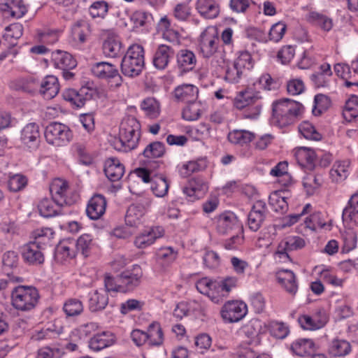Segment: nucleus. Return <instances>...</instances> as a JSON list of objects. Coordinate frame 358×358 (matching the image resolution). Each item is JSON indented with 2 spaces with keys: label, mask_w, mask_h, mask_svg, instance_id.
Here are the masks:
<instances>
[{
  "label": "nucleus",
  "mask_w": 358,
  "mask_h": 358,
  "mask_svg": "<svg viewBox=\"0 0 358 358\" xmlns=\"http://www.w3.org/2000/svg\"><path fill=\"white\" fill-rule=\"evenodd\" d=\"M141 136V124L134 116L124 117L120 125L119 138L114 141L115 149L128 152L135 149Z\"/></svg>",
  "instance_id": "1"
},
{
  "label": "nucleus",
  "mask_w": 358,
  "mask_h": 358,
  "mask_svg": "<svg viewBox=\"0 0 358 358\" xmlns=\"http://www.w3.org/2000/svg\"><path fill=\"white\" fill-rule=\"evenodd\" d=\"M303 106L300 103L289 99H282L272 104V119L279 127H285L294 124L303 113Z\"/></svg>",
  "instance_id": "2"
},
{
  "label": "nucleus",
  "mask_w": 358,
  "mask_h": 358,
  "mask_svg": "<svg viewBox=\"0 0 358 358\" xmlns=\"http://www.w3.org/2000/svg\"><path fill=\"white\" fill-rule=\"evenodd\" d=\"M234 106L237 109L244 110V117L256 119L262 111V96L253 87H247L236 94L234 99Z\"/></svg>",
  "instance_id": "3"
},
{
  "label": "nucleus",
  "mask_w": 358,
  "mask_h": 358,
  "mask_svg": "<svg viewBox=\"0 0 358 358\" xmlns=\"http://www.w3.org/2000/svg\"><path fill=\"white\" fill-rule=\"evenodd\" d=\"M144 49L142 45L133 44L129 46L122 59V73L128 77L138 76L144 67Z\"/></svg>",
  "instance_id": "4"
},
{
  "label": "nucleus",
  "mask_w": 358,
  "mask_h": 358,
  "mask_svg": "<svg viewBox=\"0 0 358 358\" xmlns=\"http://www.w3.org/2000/svg\"><path fill=\"white\" fill-rule=\"evenodd\" d=\"M39 297L38 291L34 287L19 285L11 292V303L16 310L27 312L36 306Z\"/></svg>",
  "instance_id": "5"
},
{
  "label": "nucleus",
  "mask_w": 358,
  "mask_h": 358,
  "mask_svg": "<svg viewBox=\"0 0 358 358\" xmlns=\"http://www.w3.org/2000/svg\"><path fill=\"white\" fill-rule=\"evenodd\" d=\"M50 191L52 198L58 206H71L76 203L79 199L77 192L69 187L68 182L59 178L52 182Z\"/></svg>",
  "instance_id": "6"
},
{
  "label": "nucleus",
  "mask_w": 358,
  "mask_h": 358,
  "mask_svg": "<svg viewBox=\"0 0 358 358\" xmlns=\"http://www.w3.org/2000/svg\"><path fill=\"white\" fill-rule=\"evenodd\" d=\"M44 134L47 143L55 147L66 145L73 138L70 128L66 124L56 122L46 127Z\"/></svg>",
  "instance_id": "7"
},
{
  "label": "nucleus",
  "mask_w": 358,
  "mask_h": 358,
  "mask_svg": "<svg viewBox=\"0 0 358 358\" xmlns=\"http://www.w3.org/2000/svg\"><path fill=\"white\" fill-rule=\"evenodd\" d=\"M220 40L216 29L213 27H206L201 34L199 38L200 53L205 58H210L219 49Z\"/></svg>",
  "instance_id": "8"
},
{
  "label": "nucleus",
  "mask_w": 358,
  "mask_h": 358,
  "mask_svg": "<svg viewBox=\"0 0 358 358\" xmlns=\"http://www.w3.org/2000/svg\"><path fill=\"white\" fill-rule=\"evenodd\" d=\"M143 271L138 264L122 271L118 275L119 292L127 293L134 291L141 282Z\"/></svg>",
  "instance_id": "9"
},
{
  "label": "nucleus",
  "mask_w": 358,
  "mask_h": 358,
  "mask_svg": "<svg viewBox=\"0 0 358 358\" xmlns=\"http://www.w3.org/2000/svg\"><path fill=\"white\" fill-rule=\"evenodd\" d=\"M248 313V306L243 301H228L222 306L220 315L225 322L235 323L243 319Z\"/></svg>",
  "instance_id": "10"
},
{
  "label": "nucleus",
  "mask_w": 358,
  "mask_h": 358,
  "mask_svg": "<svg viewBox=\"0 0 358 358\" xmlns=\"http://www.w3.org/2000/svg\"><path fill=\"white\" fill-rule=\"evenodd\" d=\"M150 203L151 200L149 198L141 197L138 203L131 205L125 216L126 224L131 227L138 226Z\"/></svg>",
  "instance_id": "11"
},
{
  "label": "nucleus",
  "mask_w": 358,
  "mask_h": 358,
  "mask_svg": "<svg viewBox=\"0 0 358 358\" xmlns=\"http://www.w3.org/2000/svg\"><path fill=\"white\" fill-rule=\"evenodd\" d=\"M267 213L268 209L264 201L259 200L254 203L248 215V226L252 231H257L261 228Z\"/></svg>",
  "instance_id": "12"
},
{
  "label": "nucleus",
  "mask_w": 358,
  "mask_h": 358,
  "mask_svg": "<svg viewBox=\"0 0 358 358\" xmlns=\"http://www.w3.org/2000/svg\"><path fill=\"white\" fill-rule=\"evenodd\" d=\"M328 321V316L324 310L319 309L313 315H302L298 318L301 327L305 330L315 331L322 328Z\"/></svg>",
  "instance_id": "13"
},
{
  "label": "nucleus",
  "mask_w": 358,
  "mask_h": 358,
  "mask_svg": "<svg viewBox=\"0 0 358 358\" xmlns=\"http://www.w3.org/2000/svg\"><path fill=\"white\" fill-rule=\"evenodd\" d=\"M208 190V182L202 178H193L182 188V192L189 201H194L203 197Z\"/></svg>",
  "instance_id": "14"
},
{
  "label": "nucleus",
  "mask_w": 358,
  "mask_h": 358,
  "mask_svg": "<svg viewBox=\"0 0 358 358\" xmlns=\"http://www.w3.org/2000/svg\"><path fill=\"white\" fill-rule=\"evenodd\" d=\"M155 256L158 271L164 273L169 271L171 265L177 258L178 252L172 247H164L156 252Z\"/></svg>",
  "instance_id": "15"
},
{
  "label": "nucleus",
  "mask_w": 358,
  "mask_h": 358,
  "mask_svg": "<svg viewBox=\"0 0 358 358\" xmlns=\"http://www.w3.org/2000/svg\"><path fill=\"white\" fill-rule=\"evenodd\" d=\"M164 234V230L162 227L157 226L144 230L136 236L134 245L139 249L146 248L152 245L155 241Z\"/></svg>",
  "instance_id": "16"
},
{
  "label": "nucleus",
  "mask_w": 358,
  "mask_h": 358,
  "mask_svg": "<svg viewBox=\"0 0 358 358\" xmlns=\"http://www.w3.org/2000/svg\"><path fill=\"white\" fill-rule=\"evenodd\" d=\"M217 231L222 234H226L231 231L239 229L240 223L236 215L231 212L226 211L215 218Z\"/></svg>",
  "instance_id": "17"
},
{
  "label": "nucleus",
  "mask_w": 358,
  "mask_h": 358,
  "mask_svg": "<svg viewBox=\"0 0 358 358\" xmlns=\"http://www.w3.org/2000/svg\"><path fill=\"white\" fill-rule=\"evenodd\" d=\"M44 249L30 242L24 245L22 249V257L24 262L29 265L38 266L43 264L45 257Z\"/></svg>",
  "instance_id": "18"
},
{
  "label": "nucleus",
  "mask_w": 358,
  "mask_h": 358,
  "mask_svg": "<svg viewBox=\"0 0 358 358\" xmlns=\"http://www.w3.org/2000/svg\"><path fill=\"white\" fill-rule=\"evenodd\" d=\"M275 276L284 289L291 295H295L298 291V282L294 273L288 269L276 271Z\"/></svg>",
  "instance_id": "19"
},
{
  "label": "nucleus",
  "mask_w": 358,
  "mask_h": 358,
  "mask_svg": "<svg viewBox=\"0 0 358 358\" xmlns=\"http://www.w3.org/2000/svg\"><path fill=\"white\" fill-rule=\"evenodd\" d=\"M0 9L13 18H21L27 12V8L22 0H0Z\"/></svg>",
  "instance_id": "20"
},
{
  "label": "nucleus",
  "mask_w": 358,
  "mask_h": 358,
  "mask_svg": "<svg viewBox=\"0 0 358 358\" xmlns=\"http://www.w3.org/2000/svg\"><path fill=\"white\" fill-rule=\"evenodd\" d=\"M294 154L297 163L301 167L309 171L313 170L317 157L313 149L307 147H300L294 149Z\"/></svg>",
  "instance_id": "21"
},
{
  "label": "nucleus",
  "mask_w": 358,
  "mask_h": 358,
  "mask_svg": "<svg viewBox=\"0 0 358 358\" xmlns=\"http://www.w3.org/2000/svg\"><path fill=\"white\" fill-rule=\"evenodd\" d=\"M174 55V50L171 47L164 44L159 45L153 55V65L156 69L163 70L167 67Z\"/></svg>",
  "instance_id": "22"
},
{
  "label": "nucleus",
  "mask_w": 358,
  "mask_h": 358,
  "mask_svg": "<svg viewBox=\"0 0 358 358\" xmlns=\"http://www.w3.org/2000/svg\"><path fill=\"white\" fill-rule=\"evenodd\" d=\"M20 140L29 148H36L40 142L38 125L36 123L27 124L21 131Z\"/></svg>",
  "instance_id": "23"
},
{
  "label": "nucleus",
  "mask_w": 358,
  "mask_h": 358,
  "mask_svg": "<svg viewBox=\"0 0 358 358\" xmlns=\"http://www.w3.org/2000/svg\"><path fill=\"white\" fill-rule=\"evenodd\" d=\"M106 201L103 196L96 194L88 201L86 213L93 220L99 219L106 211Z\"/></svg>",
  "instance_id": "24"
},
{
  "label": "nucleus",
  "mask_w": 358,
  "mask_h": 358,
  "mask_svg": "<svg viewBox=\"0 0 358 358\" xmlns=\"http://www.w3.org/2000/svg\"><path fill=\"white\" fill-rule=\"evenodd\" d=\"M199 89L194 85L183 84L175 88L174 98L178 102L190 103L196 101Z\"/></svg>",
  "instance_id": "25"
},
{
  "label": "nucleus",
  "mask_w": 358,
  "mask_h": 358,
  "mask_svg": "<svg viewBox=\"0 0 358 358\" xmlns=\"http://www.w3.org/2000/svg\"><path fill=\"white\" fill-rule=\"evenodd\" d=\"M108 303V296L106 291L100 289L93 290L88 294V308L91 312L103 310Z\"/></svg>",
  "instance_id": "26"
},
{
  "label": "nucleus",
  "mask_w": 358,
  "mask_h": 358,
  "mask_svg": "<svg viewBox=\"0 0 358 358\" xmlns=\"http://www.w3.org/2000/svg\"><path fill=\"white\" fill-rule=\"evenodd\" d=\"M332 75L330 64L323 63L315 73L311 74L310 78L315 87H324L329 85V79Z\"/></svg>",
  "instance_id": "27"
},
{
  "label": "nucleus",
  "mask_w": 358,
  "mask_h": 358,
  "mask_svg": "<svg viewBox=\"0 0 358 358\" xmlns=\"http://www.w3.org/2000/svg\"><path fill=\"white\" fill-rule=\"evenodd\" d=\"M195 8L201 16L214 19L220 13V6L215 0H196Z\"/></svg>",
  "instance_id": "28"
},
{
  "label": "nucleus",
  "mask_w": 358,
  "mask_h": 358,
  "mask_svg": "<svg viewBox=\"0 0 358 358\" xmlns=\"http://www.w3.org/2000/svg\"><path fill=\"white\" fill-rule=\"evenodd\" d=\"M303 9L307 10L304 18L308 22L319 26L324 31H329L332 28V20L326 15L313 10L310 6L304 7Z\"/></svg>",
  "instance_id": "29"
},
{
  "label": "nucleus",
  "mask_w": 358,
  "mask_h": 358,
  "mask_svg": "<svg viewBox=\"0 0 358 358\" xmlns=\"http://www.w3.org/2000/svg\"><path fill=\"white\" fill-rule=\"evenodd\" d=\"M114 343V334L106 331L94 335L89 341V347L94 351H99L112 345Z\"/></svg>",
  "instance_id": "30"
},
{
  "label": "nucleus",
  "mask_w": 358,
  "mask_h": 358,
  "mask_svg": "<svg viewBox=\"0 0 358 358\" xmlns=\"http://www.w3.org/2000/svg\"><path fill=\"white\" fill-rule=\"evenodd\" d=\"M103 52L108 57H117L124 52L120 38L114 34L108 35L102 46Z\"/></svg>",
  "instance_id": "31"
},
{
  "label": "nucleus",
  "mask_w": 358,
  "mask_h": 358,
  "mask_svg": "<svg viewBox=\"0 0 358 358\" xmlns=\"http://www.w3.org/2000/svg\"><path fill=\"white\" fill-rule=\"evenodd\" d=\"M91 71L94 76L102 79L113 78L116 76L120 78L116 66L106 62H97L93 64Z\"/></svg>",
  "instance_id": "32"
},
{
  "label": "nucleus",
  "mask_w": 358,
  "mask_h": 358,
  "mask_svg": "<svg viewBox=\"0 0 358 358\" xmlns=\"http://www.w3.org/2000/svg\"><path fill=\"white\" fill-rule=\"evenodd\" d=\"M52 62L56 68L62 70L72 69L77 65L70 53L59 50L52 53Z\"/></svg>",
  "instance_id": "33"
},
{
  "label": "nucleus",
  "mask_w": 358,
  "mask_h": 358,
  "mask_svg": "<svg viewBox=\"0 0 358 358\" xmlns=\"http://www.w3.org/2000/svg\"><path fill=\"white\" fill-rule=\"evenodd\" d=\"M158 30L164 40L173 44H180V34L177 30L171 27L170 20L166 16L160 19L158 23Z\"/></svg>",
  "instance_id": "34"
},
{
  "label": "nucleus",
  "mask_w": 358,
  "mask_h": 358,
  "mask_svg": "<svg viewBox=\"0 0 358 358\" xmlns=\"http://www.w3.org/2000/svg\"><path fill=\"white\" fill-rule=\"evenodd\" d=\"M104 172L110 180L118 181L124 175V166L119 159L110 158L105 162Z\"/></svg>",
  "instance_id": "35"
},
{
  "label": "nucleus",
  "mask_w": 358,
  "mask_h": 358,
  "mask_svg": "<svg viewBox=\"0 0 358 358\" xmlns=\"http://www.w3.org/2000/svg\"><path fill=\"white\" fill-rule=\"evenodd\" d=\"M59 91V84L57 77L47 76L41 83L40 92L47 99L54 98Z\"/></svg>",
  "instance_id": "36"
},
{
  "label": "nucleus",
  "mask_w": 358,
  "mask_h": 358,
  "mask_svg": "<svg viewBox=\"0 0 358 358\" xmlns=\"http://www.w3.org/2000/svg\"><path fill=\"white\" fill-rule=\"evenodd\" d=\"M74 247L75 242L72 240L66 239L60 241L55 248V255L57 260L62 262L75 257Z\"/></svg>",
  "instance_id": "37"
},
{
  "label": "nucleus",
  "mask_w": 358,
  "mask_h": 358,
  "mask_svg": "<svg viewBox=\"0 0 358 358\" xmlns=\"http://www.w3.org/2000/svg\"><path fill=\"white\" fill-rule=\"evenodd\" d=\"M63 332V328L55 323L48 324L40 330H35L31 335V340L40 341L54 338Z\"/></svg>",
  "instance_id": "38"
},
{
  "label": "nucleus",
  "mask_w": 358,
  "mask_h": 358,
  "mask_svg": "<svg viewBox=\"0 0 358 358\" xmlns=\"http://www.w3.org/2000/svg\"><path fill=\"white\" fill-rule=\"evenodd\" d=\"M177 64L182 72L192 71L196 64V57L194 53L189 50H180L177 54Z\"/></svg>",
  "instance_id": "39"
},
{
  "label": "nucleus",
  "mask_w": 358,
  "mask_h": 358,
  "mask_svg": "<svg viewBox=\"0 0 358 358\" xmlns=\"http://www.w3.org/2000/svg\"><path fill=\"white\" fill-rule=\"evenodd\" d=\"M290 350L299 357L310 355L315 352V343L309 338H298L292 342Z\"/></svg>",
  "instance_id": "40"
},
{
  "label": "nucleus",
  "mask_w": 358,
  "mask_h": 358,
  "mask_svg": "<svg viewBox=\"0 0 358 358\" xmlns=\"http://www.w3.org/2000/svg\"><path fill=\"white\" fill-rule=\"evenodd\" d=\"M165 153L164 145L159 141H155L149 143L142 152L145 158L144 163L149 164L155 159L162 157Z\"/></svg>",
  "instance_id": "41"
},
{
  "label": "nucleus",
  "mask_w": 358,
  "mask_h": 358,
  "mask_svg": "<svg viewBox=\"0 0 358 358\" xmlns=\"http://www.w3.org/2000/svg\"><path fill=\"white\" fill-rule=\"evenodd\" d=\"M270 175L278 178L282 186L287 187L292 183V176L288 173V163L286 161L278 162L270 171Z\"/></svg>",
  "instance_id": "42"
},
{
  "label": "nucleus",
  "mask_w": 358,
  "mask_h": 358,
  "mask_svg": "<svg viewBox=\"0 0 358 358\" xmlns=\"http://www.w3.org/2000/svg\"><path fill=\"white\" fill-rule=\"evenodd\" d=\"M53 235L54 232L50 228L36 229L31 233L30 238L32 241L29 242L45 249L53 238Z\"/></svg>",
  "instance_id": "43"
},
{
  "label": "nucleus",
  "mask_w": 358,
  "mask_h": 358,
  "mask_svg": "<svg viewBox=\"0 0 358 358\" xmlns=\"http://www.w3.org/2000/svg\"><path fill=\"white\" fill-rule=\"evenodd\" d=\"M52 198H44L41 199L38 205V209L41 216L44 217H51L60 214L61 207Z\"/></svg>",
  "instance_id": "44"
},
{
  "label": "nucleus",
  "mask_w": 358,
  "mask_h": 358,
  "mask_svg": "<svg viewBox=\"0 0 358 358\" xmlns=\"http://www.w3.org/2000/svg\"><path fill=\"white\" fill-rule=\"evenodd\" d=\"M148 336V345L149 346H159L164 342V334L161 325L157 322L149 324L145 331Z\"/></svg>",
  "instance_id": "45"
},
{
  "label": "nucleus",
  "mask_w": 358,
  "mask_h": 358,
  "mask_svg": "<svg viewBox=\"0 0 358 358\" xmlns=\"http://www.w3.org/2000/svg\"><path fill=\"white\" fill-rule=\"evenodd\" d=\"M329 222V223L327 224L323 217V215L320 212H316L306 217L304 224L306 228L312 231H315L317 229L330 230L332 227V222L331 220Z\"/></svg>",
  "instance_id": "46"
},
{
  "label": "nucleus",
  "mask_w": 358,
  "mask_h": 358,
  "mask_svg": "<svg viewBox=\"0 0 358 358\" xmlns=\"http://www.w3.org/2000/svg\"><path fill=\"white\" fill-rule=\"evenodd\" d=\"M141 108L146 117L150 119L157 118L160 114V105L154 97H147L141 103Z\"/></svg>",
  "instance_id": "47"
},
{
  "label": "nucleus",
  "mask_w": 358,
  "mask_h": 358,
  "mask_svg": "<svg viewBox=\"0 0 358 358\" xmlns=\"http://www.w3.org/2000/svg\"><path fill=\"white\" fill-rule=\"evenodd\" d=\"M280 191L272 192L268 198L269 205L276 213H285L288 209V203L285 196Z\"/></svg>",
  "instance_id": "48"
},
{
  "label": "nucleus",
  "mask_w": 358,
  "mask_h": 358,
  "mask_svg": "<svg viewBox=\"0 0 358 358\" xmlns=\"http://www.w3.org/2000/svg\"><path fill=\"white\" fill-rule=\"evenodd\" d=\"M299 133L307 140L320 141L322 134L317 131L315 125L309 121H303L298 127Z\"/></svg>",
  "instance_id": "49"
},
{
  "label": "nucleus",
  "mask_w": 358,
  "mask_h": 358,
  "mask_svg": "<svg viewBox=\"0 0 358 358\" xmlns=\"http://www.w3.org/2000/svg\"><path fill=\"white\" fill-rule=\"evenodd\" d=\"M94 94V91L92 88L82 87L79 90L75 91L73 101H72L71 104L77 108H82L87 101L92 99Z\"/></svg>",
  "instance_id": "50"
},
{
  "label": "nucleus",
  "mask_w": 358,
  "mask_h": 358,
  "mask_svg": "<svg viewBox=\"0 0 358 358\" xmlns=\"http://www.w3.org/2000/svg\"><path fill=\"white\" fill-rule=\"evenodd\" d=\"M253 138V133L243 129H234L228 134V139L231 143L241 145L249 143Z\"/></svg>",
  "instance_id": "51"
},
{
  "label": "nucleus",
  "mask_w": 358,
  "mask_h": 358,
  "mask_svg": "<svg viewBox=\"0 0 358 358\" xmlns=\"http://www.w3.org/2000/svg\"><path fill=\"white\" fill-rule=\"evenodd\" d=\"M203 111V106L199 102H192L187 103L183 108L182 117L187 121H194L198 120Z\"/></svg>",
  "instance_id": "52"
},
{
  "label": "nucleus",
  "mask_w": 358,
  "mask_h": 358,
  "mask_svg": "<svg viewBox=\"0 0 358 358\" xmlns=\"http://www.w3.org/2000/svg\"><path fill=\"white\" fill-rule=\"evenodd\" d=\"M343 116L347 122H351L358 117V96L352 95L345 102Z\"/></svg>",
  "instance_id": "53"
},
{
  "label": "nucleus",
  "mask_w": 358,
  "mask_h": 358,
  "mask_svg": "<svg viewBox=\"0 0 358 358\" xmlns=\"http://www.w3.org/2000/svg\"><path fill=\"white\" fill-rule=\"evenodd\" d=\"M90 32L88 24L83 21L75 22L71 27V36L74 41L84 43Z\"/></svg>",
  "instance_id": "54"
},
{
  "label": "nucleus",
  "mask_w": 358,
  "mask_h": 358,
  "mask_svg": "<svg viewBox=\"0 0 358 358\" xmlns=\"http://www.w3.org/2000/svg\"><path fill=\"white\" fill-rule=\"evenodd\" d=\"M63 310L67 316L73 317L79 315L83 312L84 306L80 299L71 298L65 301Z\"/></svg>",
  "instance_id": "55"
},
{
  "label": "nucleus",
  "mask_w": 358,
  "mask_h": 358,
  "mask_svg": "<svg viewBox=\"0 0 358 358\" xmlns=\"http://www.w3.org/2000/svg\"><path fill=\"white\" fill-rule=\"evenodd\" d=\"M358 218V194L350 198L348 205L343 209L342 219L343 222L351 221Z\"/></svg>",
  "instance_id": "56"
},
{
  "label": "nucleus",
  "mask_w": 358,
  "mask_h": 358,
  "mask_svg": "<svg viewBox=\"0 0 358 358\" xmlns=\"http://www.w3.org/2000/svg\"><path fill=\"white\" fill-rule=\"evenodd\" d=\"M343 240L342 252L348 253L356 247L357 236L355 232L350 228L345 229L341 233Z\"/></svg>",
  "instance_id": "57"
},
{
  "label": "nucleus",
  "mask_w": 358,
  "mask_h": 358,
  "mask_svg": "<svg viewBox=\"0 0 358 358\" xmlns=\"http://www.w3.org/2000/svg\"><path fill=\"white\" fill-rule=\"evenodd\" d=\"M271 334L278 339L285 338L289 334V326L282 322L272 321L269 324Z\"/></svg>",
  "instance_id": "58"
},
{
  "label": "nucleus",
  "mask_w": 358,
  "mask_h": 358,
  "mask_svg": "<svg viewBox=\"0 0 358 358\" xmlns=\"http://www.w3.org/2000/svg\"><path fill=\"white\" fill-rule=\"evenodd\" d=\"M108 11V3L103 0L94 2L89 8V13L92 18H104Z\"/></svg>",
  "instance_id": "59"
},
{
  "label": "nucleus",
  "mask_w": 358,
  "mask_h": 358,
  "mask_svg": "<svg viewBox=\"0 0 358 358\" xmlns=\"http://www.w3.org/2000/svg\"><path fill=\"white\" fill-rule=\"evenodd\" d=\"M62 33L59 29H45L38 33V40L45 44H54L58 41L59 38Z\"/></svg>",
  "instance_id": "60"
},
{
  "label": "nucleus",
  "mask_w": 358,
  "mask_h": 358,
  "mask_svg": "<svg viewBox=\"0 0 358 358\" xmlns=\"http://www.w3.org/2000/svg\"><path fill=\"white\" fill-rule=\"evenodd\" d=\"M94 245L92 237L90 234H85L81 235L77 240L75 246L77 250L80 252L85 257L89 255L90 250Z\"/></svg>",
  "instance_id": "61"
},
{
  "label": "nucleus",
  "mask_w": 358,
  "mask_h": 358,
  "mask_svg": "<svg viewBox=\"0 0 358 358\" xmlns=\"http://www.w3.org/2000/svg\"><path fill=\"white\" fill-rule=\"evenodd\" d=\"M22 31L23 28L22 24L13 23L5 28L3 37L6 41L13 44V40H17L22 36Z\"/></svg>",
  "instance_id": "62"
},
{
  "label": "nucleus",
  "mask_w": 358,
  "mask_h": 358,
  "mask_svg": "<svg viewBox=\"0 0 358 358\" xmlns=\"http://www.w3.org/2000/svg\"><path fill=\"white\" fill-rule=\"evenodd\" d=\"M169 188V183L163 176L158 177L152 182L151 189L156 196L162 197L165 196Z\"/></svg>",
  "instance_id": "63"
},
{
  "label": "nucleus",
  "mask_w": 358,
  "mask_h": 358,
  "mask_svg": "<svg viewBox=\"0 0 358 358\" xmlns=\"http://www.w3.org/2000/svg\"><path fill=\"white\" fill-rule=\"evenodd\" d=\"M243 73V71L234 62L227 64L225 67L224 80L229 83H237Z\"/></svg>",
  "instance_id": "64"
}]
</instances>
